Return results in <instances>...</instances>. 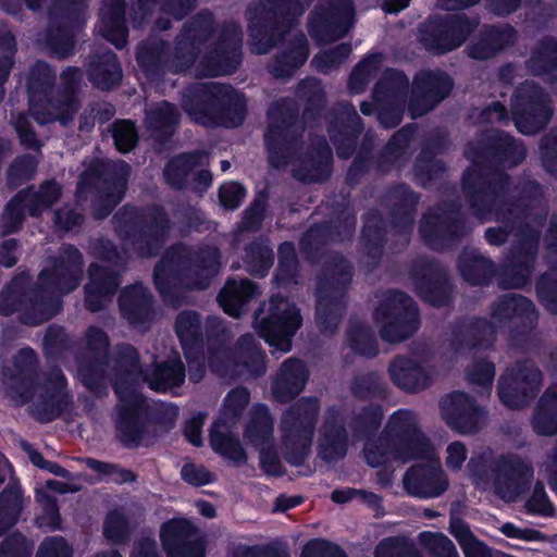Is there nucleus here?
I'll return each mask as SVG.
<instances>
[{
  "mask_svg": "<svg viewBox=\"0 0 557 557\" xmlns=\"http://www.w3.org/2000/svg\"><path fill=\"white\" fill-rule=\"evenodd\" d=\"M495 110L497 111V114H498V117H499V119L505 117V110H504V108H503V107H500V106H498V104H497V106L495 107Z\"/></svg>",
  "mask_w": 557,
  "mask_h": 557,
  "instance_id": "obj_64",
  "label": "nucleus"
},
{
  "mask_svg": "<svg viewBox=\"0 0 557 557\" xmlns=\"http://www.w3.org/2000/svg\"><path fill=\"white\" fill-rule=\"evenodd\" d=\"M88 467L97 473L98 479H110L115 482H126L132 480V473L117 469L113 465L102 463L97 460L89 459Z\"/></svg>",
  "mask_w": 557,
  "mask_h": 557,
  "instance_id": "obj_21",
  "label": "nucleus"
},
{
  "mask_svg": "<svg viewBox=\"0 0 557 557\" xmlns=\"http://www.w3.org/2000/svg\"><path fill=\"white\" fill-rule=\"evenodd\" d=\"M98 267L96 265H92L89 270L90 272V276L92 278V283L89 284L87 287H86V292H87V302L88 305L91 307L92 310H96L97 308L96 307H92L91 306V294L94 293V289L98 290L99 293H103L106 290L104 286L100 283L97 282L98 280Z\"/></svg>",
  "mask_w": 557,
  "mask_h": 557,
  "instance_id": "obj_41",
  "label": "nucleus"
},
{
  "mask_svg": "<svg viewBox=\"0 0 557 557\" xmlns=\"http://www.w3.org/2000/svg\"><path fill=\"white\" fill-rule=\"evenodd\" d=\"M282 503H283V500H280L278 506H280V507H281V509H283V510H286V509H288V508H292V507H294V506H296V505L298 504V502H297V500H295V499H287V503H286V504H284V505H283Z\"/></svg>",
  "mask_w": 557,
  "mask_h": 557,
  "instance_id": "obj_60",
  "label": "nucleus"
},
{
  "mask_svg": "<svg viewBox=\"0 0 557 557\" xmlns=\"http://www.w3.org/2000/svg\"><path fill=\"white\" fill-rule=\"evenodd\" d=\"M162 268L161 267H158L156 272H154V281H156V285L157 287L160 289L161 293H163V288H162V283H161V274H162Z\"/></svg>",
  "mask_w": 557,
  "mask_h": 557,
  "instance_id": "obj_56",
  "label": "nucleus"
},
{
  "mask_svg": "<svg viewBox=\"0 0 557 557\" xmlns=\"http://www.w3.org/2000/svg\"><path fill=\"white\" fill-rule=\"evenodd\" d=\"M495 375V369L490 362H482L475 366L470 373V380L482 386H490Z\"/></svg>",
  "mask_w": 557,
  "mask_h": 557,
  "instance_id": "obj_28",
  "label": "nucleus"
},
{
  "mask_svg": "<svg viewBox=\"0 0 557 557\" xmlns=\"http://www.w3.org/2000/svg\"><path fill=\"white\" fill-rule=\"evenodd\" d=\"M185 377L183 364L174 359L163 367L156 368L151 373L145 375L149 386L157 392H165L178 386Z\"/></svg>",
  "mask_w": 557,
  "mask_h": 557,
  "instance_id": "obj_13",
  "label": "nucleus"
},
{
  "mask_svg": "<svg viewBox=\"0 0 557 557\" xmlns=\"http://www.w3.org/2000/svg\"><path fill=\"white\" fill-rule=\"evenodd\" d=\"M496 491L499 494V496L507 502L513 500L517 497V495L519 494L518 490L510 492V491H507L506 488H504L502 485H497Z\"/></svg>",
  "mask_w": 557,
  "mask_h": 557,
  "instance_id": "obj_53",
  "label": "nucleus"
},
{
  "mask_svg": "<svg viewBox=\"0 0 557 557\" xmlns=\"http://www.w3.org/2000/svg\"><path fill=\"white\" fill-rule=\"evenodd\" d=\"M245 197V189L242 185L231 182L225 183L220 188V200L223 207L228 209L236 208Z\"/></svg>",
  "mask_w": 557,
  "mask_h": 557,
  "instance_id": "obj_24",
  "label": "nucleus"
},
{
  "mask_svg": "<svg viewBox=\"0 0 557 557\" xmlns=\"http://www.w3.org/2000/svg\"><path fill=\"white\" fill-rule=\"evenodd\" d=\"M323 447V454L325 458H331V454H329V446L330 448L334 449H343L344 445V437L339 431H336V434L333 440L325 438L324 443L321 444Z\"/></svg>",
  "mask_w": 557,
  "mask_h": 557,
  "instance_id": "obj_44",
  "label": "nucleus"
},
{
  "mask_svg": "<svg viewBox=\"0 0 557 557\" xmlns=\"http://www.w3.org/2000/svg\"><path fill=\"white\" fill-rule=\"evenodd\" d=\"M375 557H421L416 550L408 547L404 541L388 539L376 548Z\"/></svg>",
  "mask_w": 557,
  "mask_h": 557,
  "instance_id": "obj_18",
  "label": "nucleus"
},
{
  "mask_svg": "<svg viewBox=\"0 0 557 557\" xmlns=\"http://www.w3.org/2000/svg\"><path fill=\"white\" fill-rule=\"evenodd\" d=\"M351 498L350 491H334L332 493V499L335 503H345Z\"/></svg>",
  "mask_w": 557,
  "mask_h": 557,
  "instance_id": "obj_54",
  "label": "nucleus"
},
{
  "mask_svg": "<svg viewBox=\"0 0 557 557\" xmlns=\"http://www.w3.org/2000/svg\"><path fill=\"white\" fill-rule=\"evenodd\" d=\"M301 557H346L337 546L323 541L313 540L306 544Z\"/></svg>",
  "mask_w": 557,
  "mask_h": 557,
  "instance_id": "obj_20",
  "label": "nucleus"
},
{
  "mask_svg": "<svg viewBox=\"0 0 557 557\" xmlns=\"http://www.w3.org/2000/svg\"><path fill=\"white\" fill-rule=\"evenodd\" d=\"M528 511L532 513L549 516L553 512V506L541 485H536L532 496L527 502Z\"/></svg>",
  "mask_w": 557,
  "mask_h": 557,
  "instance_id": "obj_25",
  "label": "nucleus"
},
{
  "mask_svg": "<svg viewBox=\"0 0 557 557\" xmlns=\"http://www.w3.org/2000/svg\"><path fill=\"white\" fill-rule=\"evenodd\" d=\"M115 392L122 401H126V397H127L126 392L124 391L121 383L115 384Z\"/></svg>",
  "mask_w": 557,
  "mask_h": 557,
  "instance_id": "obj_59",
  "label": "nucleus"
},
{
  "mask_svg": "<svg viewBox=\"0 0 557 557\" xmlns=\"http://www.w3.org/2000/svg\"><path fill=\"white\" fill-rule=\"evenodd\" d=\"M28 457L32 460V462L39 468L48 469L49 471L57 474H61L63 472V470L60 467L45 461L42 456L35 450H28Z\"/></svg>",
  "mask_w": 557,
  "mask_h": 557,
  "instance_id": "obj_42",
  "label": "nucleus"
},
{
  "mask_svg": "<svg viewBox=\"0 0 557 557\" xmlns=\"http://www.w3.org/2000/svg\"><path fill=\"white\" fill-rule=\"evenodd\" d=\"M272 422L264 406H256L245 430L244 438L260 453V465L271 475H278L282 467L275 453L272 451Z\"/></svg>",
  "mask_w": 557,
  "mask_h": 557,
  "instance_id": "obj_5",
  "label": "nucleus"
},
{
  "mask_svg": "<svg viewBox=\"0 0 557 557\" xmlns=\"http://www.w3.org/2000/svg\"><path fill=\"white\" fill-rule=\"evenodd\" d=\"M541 374L536 369H525L517 374L507 373L499 381V397L503 404L517 408L525 403L521 394L527 387L535 389L540 385Z\"/></svg>",
  "mask_w": 557,
  "mask_h": 557,
  "instance_id": "obj_9",
  "label": "nucleus"
},
{
  "mask_svg": "<svg viewBox=\"0 0 557 557\" xmlns=\"http://www.w3.org/2000/svg\"><path fill=\"white\" fill-rule=\"evenodd\" d=\"M195 164V158L191 156H182L172 160L165 169L168 181L173 185L178 184V182L175 181V176L181 174L186 175Z\"/></svg>",
  "mask_w": 557,
  "mask_h": 557,
  "instance_id": "obj_26",
  "label": "nucleus"
},
{
  "mask_svg": "<svg viewBox=\"0 0 557 557\" xmlns=\"http://www.w3.org/2000/svg\"><path fill=\"white\" fill-rule=\"evenodd\" d=\"M510 484L517 486V470H512L509 478Z\"/></svg>",
  "mask_w": 557,
  "mask_h": 557,
  "instance_id": "obj_63",
  "label": "nucleus"
},
{
  "mask_svg": "<svg viewBox=\"0 0 557 557\" xmlns=\"http://www.w3.org/2000/svg\"><path fill=\"white\" fill-rule=\"evenodd\" d=\"M446 466L449 469L457 470L467 459V449L461 443H451L447 447Z\"/></svg>",
  "mask_w": 557,
  "mask_h": 557,
  "instance_id": "obj_29",
  "label": "nucleus"
},
{
  "mask_svg": "<svg viewBox=\"0 0 557 557\" xmlns=\"http://www.w3.org/2000/svg\"><path fill=\"white\" fill-rule=\"evenodd\" d=\"M177 119V112L173 106L163 102L148 114L147 122L149 126L159 128L171 125Z\"/></svg>",
  "mask_w": 557,
  "mask_h": 557,
  "instance_id": "obj_22",
  "label": "nucleus"
},
{
  "mask_svg": "<svg viewBox=\"0 0 557 557\" xmlns=\"http://www.w3.org/2000/svg\"><path fill=\"white\" fill-rule=\"evenodd\" d=\"M202 377V371H199V372H191L190 373V379L195 382H198L200 379Z\"/></svg>",
  "mask_w": 557,
  "mask_h": 557,
  "instance_id": "obj_62",
  "label": "nucleus"
},
{
  "mask_svg": "<svg viewBox=\"0 0 557 557\" xmlns=\"http://www.w3.org/2000/svg\"><path fill=\"white\" fill-rule=\"evenodd\" d=\"M103 35L117 48H122L126 42V30L117 17H115L112 25L103 32Z\"/></svg>",
  "mask_w": 557,
  "mask_h": 557,
  "instance_id": "obj_32",
  "label": "nucleus"
},
{
  "mask_svg": "<svg viewBox=\"0 0 557 557\" xmlns=\"http://www.w3.org/2000/svg\"><path fill=\"white\" fill-rule=\"evenodd\" d=\"M108 78H96L97 84L103 88H110L114 83L121 79V69L113 55H109L108 58Z\"/></svg>",
  "mask_w": 557,
  "mask_h": 557,
  "instance_id": "obj_34",
  "label": "nucleus"
},
{
  "mask_svg": "<svg viewBox=\"0 0 557 557\" xmlns=\"http://www.w3.org/2000/svg\"><path fill=\"white\" fill-rule=\"evenodd\" d=\"M281 271L284 268L292 267L295 262V249L292 244H283L280 247Z\"/></svg>",
  "mask_w": 557,
  "mask_h": 557,
  "instance_id": "obj_40",
  "label": "nucleus"
},
{
  "mask_svg": "<svg viewBox=\"0 0 557 557\" xmlns=\"http://www.w3.org/2000/svg\"><path fill=\"white\" fill-rule=\"evenodd\" d=\"M500 46L497 47H473L470 50V55L475 59H485L491 57Z\"/></svg>",
  "mask_w": 557,
  "mask_h": 557,
  "instance_id": "obj_46",
  "label": "nucleus"
},
{
  "mask_svg": "<svg viewBox=\"0 0 557 557\" xmlns=\"http://www.w3.org/2000/svg\"><path fill=\"white\" fill-rule=\"evenodd\" d=\"M199 181L207 187L211 183V175L207 171H202L199 175Z\"/></svg>",
  "mask_w": 557,
  "mask_h": 557,
  "instance_id": "obj_58",
  "label": "nucleus"
},
{
  "mask_svg": "<svg viewBox=\"0 0 557 557\" xmlns=\"http://www.w3.org/2000/svg\"><path fill=\"white\" fill-rule=\"evenodd\" d=\"M260 258H261V268H262V271H259L257 269H251V272L256 273V274H263V271H265L267 269L270 268L271 263H272V257H271V252L268 250V249H263L261 252H260Z\"/></svg>",
  "mask_w": 557,
  "mask_h": 557,
  "instance_id": "obj_49",
  "label": "nucleus"
},
{
  "mask_svg": "<svg viewBox=\"0 0 557 557\" xmlns=\"http://www.w3.org/2000/svg\"><path fill=\"white\" fill-rule=\"evenodd\" d=\"M502 532L509 537H522V532L510 523L504 524L502 527Z\"/></svg>",
  "mask_w": 557,
  "mask_h": 557,
  "instance_id": "obj_52",
  "label": "nucleus"
},
{
  "mask_svg": "<svg viewBox=\"0 0 557 557\" xmlns=\"http://www.w3.org/2000/svg\"><path fill=\"white\" fill-rule=\"evenodd\" d=\"M387 433L396 436L401 447L387 453L383 442H368L364 448L368 463L379 467L392 459L406 462L409 450L420 463L413 466L405 475L407 492L418 497H435L442 494L447 487V481L433 448L418 432L414 417L408 411L396 412L388 421Z\"/></svg>",
  "mask_w": 557,
  "mask_h": 557,
  "instance_id": "obj_1",
  "label": "nucleus"
},
{
  "mask_svg": "<svg viewBox=\"0 0 557 557\" xmlns=\"http://www.w3.org/2000/svg\"><path fill=\"white\" fill-rule=\"evenodd\" d=\"M317 410V401L307 400L284 414L281 429L286 449L302 451L307 448L312 438V425Z\"/></svg>",
  "mask_w": 557,
  "mask_h": 557,
  "instance_id": "obj_6",
  "label": "nucleus"
},
{
  "mask_svg": "<svg viewBox=\"0 0 557 557\" xmlns=\"http://www.w3.org/2000/svg\"><path fill=\"white\" fill-rule=\"evenodd\" d=\"M185 109H186L187 113L196 122L203 123V124L209 123V121L207 120L209 106L207 103L197 102V104L194 107L193 103L186 102Z\"/></svg>",
  "mask_w": 557,
  "mask_h": 557,
  "instance_id": "obj_39",
  "label": "nucleus"
},
{
  "mask_svg": "<svg viewBox=\"0 0 557 557\" xmlns=\"http://www.w3.org/2000/svg\"><path fill=\"white\" fill-rule=\"evenodd\" d=\"M182 478L194 485H205L212 481V475L208 470L195 465H185L182 469Z\"/></svg>",
  "mask_w": 557,
  "mask_h": 557,
  "instance_id": "obj_27",
  "label": "nucleus"
},
{
  "mask_svg": "<svg viewBox=\"0 0 557 557\" xmlns=\"http://www.w3.org/2000/svg\"><path fill=\"white\" fill-rule=\"evenodd\" d=\"M256 295V287L247 280L230 281L219 296L223 310L233 317H238L244 305Z\"/></svg>",
  "mask_w": 557,
  "mask_h": 557,
  "instance_id": "obj_12",
  "label": "nucleus"
},
{
  "mask_svg": "<svg viewBox=\"0 0 557 557\" xmlns=\"http://www.w3.org/2000/svg\"><path fill=\"white\" fill-rule=\"evenodd\" d=\"M34 170V163L33 161H28V165L25 170L22 169V161L16 162L11 168V175H17L21 174L24 177H29L32 175V172Z\"/></svg>",
  "mask_w": 557,
  "mask_h": 557,
  "instance_id": "obj_48",
  "label": "nucleus"
},
{
  "mask_svg": "<svg viewBox=\"0 0 557 557\" xmlns=\"http://www.w3.org/2000/svg\"><path fill=\"white\" fill-rule=\"evenodd\" d=\"M202 423H203V418L197 417V418H194L185 428L186 437L195 446L201 445L200 430H201Z\"/></svg>",
  "mask_w": 557,
  "mask_h": 557,
  "instance_id": "obj_36",
  "label": "nucleus"
},
{
  "mask_svg": "<svg viewBox=\"0 0 557 557\" xmlns=\"http://www.w3.org/2000/svg\"><path fill=\"white\" fill-rule=\"evenodd\" d=\"M16 210V198L11 201L4 213V218H13L14 211Z\"/></svg>",
  "mask_w": 557,
  "mask_h": 557,
  "instance_id": "obj_57",
  "label": "nucleus"
},
{
  "mask_svg": "<svg viewBox=\"0 0 557 557\" xmlns=\"http://www.w3.org/2000/svg\"><path fill=\"white\" fill-rule=\"evenodd\" d=\"M450 531L461 545L466 557H490L485 546L473 537L462 521L451 519Z\"/></svg>",
  "mask_w": 557,
  "mask_h": 557,
  "instance_id": "obj_15",
  "label": "nucleus"
},
{
  "mask_svg": "<svg viewBox=\"0 0 557 557\" xmlns=\"http://www.w3.org/2000/svg\"><path fill=\"white\" fill-rule=\"evenodd\" d=\"M374 319L382 337L387 342H400L417 330V312L411 300L396 293L375 310Z\"/></svg>",
  "mask_w": 557,
  "mask_h": 557,
  "instance_id": "obj_3",
  "label": "nucleus"
},
{
  "mask_svg": "<svg viewBox=\"0 0 557 557\" xmlns=\"http://www.w3.org/2000/svg\"><path fill=\"white\" fill-rule=\"evenodd\" d=\"M198 317L193 312H184L178 315L176 331L182 341L186 355L188 356L187 344L189 338L195 337L198 329Z\"/></svg>",
  "mask_w": 557,
  "mask_h": 557,
  "instance_id": "obj_19",
  "label": "nucleus"
},
{
  "mask_svg": "<svg viewBox=\"0 0 557 557\" xmlns=\"http://www.w3.org/2000/svg\"><path fill=\"white\" fill-rule=\"evenodd\" d=\"M47 488L49 491H57L64 493L67 490L62 486V484L59 481H47Z\"/></svg>",
  "mask_w": 557,
  "mask_h": 557,
  "instance_id": "obj_55",
  "label": "nucleus"
},
{
  "mask_svg": "<svg viewBox=\"0 0 557 557\" xmlns=\"http://www.w3.org/2000/svg\"><path fill=\"white\" fill-rule=\"evenodd\" d=\"M409 0H385L384 8L388 13H396L408 7Z\"/></svg>",
  "mask_w": 557,
  "mask_h": 557,
  "instance_id": "obj_47",
  "label": "nucleus"
},
{
  "mask_svg": "<svg viewBox=\"0 0 557 557\" xmlns=\"http://www.w3.org/2000/svg\"><path fill=\"white\" fill-rule=\"evenodd\" d=\"M40 552L46 555V557H69L70 549L66 543L59 537L48 539L46 540L41 546Z\"/></svg>",
  "mask_w": 557,
  "mask_h": 557,
  "instance_id": "obj_30",
  "label": "nucleus"
},
{
  "mask_svg": "<svg viewBox=\"0 0 557 557\" xmlns=\"http://www.w3.org/2000/svg\"><path fill=\"white\" fill-rule=\"evenodd\" d=\"M420 539L435 557H459L451 541L443 534L424 532Z\"/></svg>",
  "mask_w": 557,
  "mask_h": 557,
  "instance_id": "obj_16",
  "label": "nucleus"
},
{
  "mask_svg": "<svg viewBox=\"0 0 557 557\" xmlns=\"http://www.w3.org/2000/svg\"><path fill=\"white\" fill-rule=\"evenodd\" d=\"M60 188L55 183L45 184L37 195V202L42 207L51 206L59 197Z\"/></svg>",
  "mask_w": 557,
  "mask_h": 557,
  "instance_id": "obj_33",
  "label": "nucleus"
},
{
  "mask_svg": "<svg viewBox=\"0 0 557 557\" xmlns=\"http://www.w3.org/2000/svg\"><path fill=\"white\" fill-rule=\"evenodd\" d=\"M557 410V395L547 391L542 398L541 408L536 412L533 424L537 433L548 435L557 430L555 411Z\"/></svg>",
  "mask_w": 557,
  "mask_h": 557,
  "instance_id": "obj_14",
  "label": "nucleus"
},
{
  "mask_svg": "<svg viewBox=\"0 0 557 557\" xmlns=\"http://www.w3.org/2000/svg\"><path fill=\"white\" fill-rule=\"evenodd\" d=\"M113 137L116 148L120 151H129L137 141V133L134 124L129 121H120L115 123Z\"/></svg>",
  "mask_w": 557,
  "mask_h": 557,
  "instance_id": "obj_17",
  "label": "nucleus"
},
{
  "mask_svg": "<svg viewBox=\"0 0 557 557\" xmlns=\"http://www.w3.org/2000/svg\"><path fill=\"white\" fill-rule=\"evenodd\" d=\"M32 110H33V112H34V114H35V119H36L39 123H47V122H49V121H50V119H46V117L41 116V115L36 111V109H35L34 107L32 108Z\"/></svg>",
  "mask_w": 557,
  "mask_h": 557,
  "instance_id": "obj_61",
  "label": "nucleus"
},
{
  "mask_svg": "<svg viewBox=\"0 0 557 557\" xmlns=\"http://www.w3.org/2000/svg\"><path fill=\"white\" fill-rule=\"evenodd\" d=\"M442 414L446 422L460 432H472L482 419V412L463 393H454L441 403Z\"/></svg>",
  "mask_w": 557,
  "mask_h": 557,
  "instance_id": "obj_7",
  "label": "nucleus"
},
{
  "mask_svg": "<svg viewBox=\"0 0 557 557\" xmlns=\"http://www.w3.org/2000/svg\"><path fill=\"white\" fill-rule=\"evenodd\" d=\"M196 506L198 511L207 518H212L215 515L213 506L207 502H198Z\"/></svg>",
  "mask_w": 557,
  "mask_h": 557,
  "instance_id": "obj_51",
  "label": "nucleus"
},
{
  "mask_svg": "<svg viewBox=\"0 0 557 557\" xmlns=\"http://www.w3.org/2000/svg\"><path fill=\"white\" fill-rule=\"evenodd\" d=\"M25 121V117H21L15 124L21 141L26 147H37V139L34 133L26 126Z\"/></svg>",
  "mask_w": 557,
  "mask_h": 557,
  "instance_id": "obj_38",
  "label": "nucleus"
},
{
  "mask_svg": "<svg viewBox=\"0 0 557 557\" xmlns=\"http://www.w3.org/2000/svg\"><path fill=\"white\" fill-rule=\"evenodd\" d=\"M104 534L112 541H120L124 535V519L117 513H111L104 525Z\"/></svg>",
  "mask_w": 557,
  "mask_h": 557,
  "instance_id": "obj_31",
  "label": "nucleus"
},
{
  "mask_svg": "<svg viewBox=\"0 0 557 557\" xmlns=\"http://www.w3.org/2000/svg\"><path fill=\"white\" fill-rule=\"evenodd\" d=\"M515 121L518 129L524 134H533L540 127L544 125V123L548 120L547 112L541 113V115H536L535 113H520L518 110H515Z\"/></svg>",
  "mask_w": 557,
  "mask_h": 557,
  "instance_id": "obj_23",
  "label": "nucleus"
},
{
  "mask_svg": "<svg viewBox=\"0 0 557 557\" xmlns=\"http://www.w3.org/2000/svg\"><path fill=\"white\" fill-rule=\"evenodd\" d=\"M16 243L14 240H5L0 247V262L10 268L15 261Z\"/></svg>",
  "mask_w": 557,
  "mask_h": 557,
  "instance_id": "obj_37",
  "label": "nucleus"
},
{
  "mask_svg": "<svg viewBox=\"0 0 557 557\" xmlns=\"http://www.w3.org/2000/svg\"><path fill=\"white\" fill-rule=\"evenodd\" d=\"M256 324L269 345L281 352H286L290 348V337L301 324V318L288 300L273 298L269 315L258 317Z\"/></svg>",
  "mask_w": 557,
  "mask_h": 557,
  "instance_id": "obj_2",
  "label": "nucleus"
},
{
  "mask_svg": "<svg viewBox=\"0 0 557 557\" xmlns=\"http://www.w3.org/2000/svg\"><path fill=\"white\" fill-rule=\"evenodd\" d=\"M89 344L94 348L104 347L107 345V337L101 330L91 329L88 334Z\"/></svg>",
  "mask_w": 557,
  "mask_h": 557,
  "instance_id": "obj_45",
  "label": "nucleus"
},
{
  "mask_svg": "<svg viewBox=\"0 0 557 557\" xmlns=\"http://www.w3.org/2000/svg\"><path fill=\"white\" fill-rule=\"evenodd\" d=\"M389 371L395 383L407 391L424 388L430 381V373L424 367L406 358L396 359Z\"/></svg>",
  "mask_w": 557,
  "mask_h": 557,
  "instance_id": "obj_11",
  "label": "nucleus"
},
{
  "mask_svg": "<svg viewBox=\"0 0 557 557\" xmlns=\"http://www.w3.org/2000/svg\"><path fill=\"white\" fill-rule=\"evenodd\" d=\"M249 399L248 392L244 388L232 391L225 398L221 418L214 423L210 442L212 448L220 455L235 462L245 459V453L239 443L230 435V426L235 423L243 408Z\"/></svg>",
  "mask_w": 557,
  "mask_h": 557,
  "instance_id": "obj_4",
  "label": "nucleus"
},
{
  "mask_svg": "<svg viewBox=\"0 0 557 557\" xmlns=\"http://www.w3.org/2000/svg\"><path fill=\"white\" fill-rule=\"evenodd\" d=\"M81 216L71 211H62L57 213L55 221L57 223L64 228H70L73 225L77 224Z\"/></svg>",
  "mask_w": 557,
  "mask_h": 557,
  "instance_id": "obj_43",
  "label": "nucleus"
},
{
  "mask_svg": "<svg viewBox=\"0 0 557 557\" xmlns=\"http://www.w3.org/2000/svg\"><path fill=\"white\" fill-rule=\"evenodd\" d=\"M194 533L193 525L184 519H175L163 524L161 540L169 557H205V548L201 543L190 547L185 545Z\"/></svg>",
  "mask_w": 557,
  "mask_h": 557,
  "instance_id": "obj_8",
  "label": "nucleus"
},
{
  "mask_svg": "<svg viewBox=\"0 0 557 557\" xmlns=\"http://www.w3.org/2000/svg\"><path fill=\"white\" fill-rule=\"evenodd\" d=\"M306 380L307 372L300 361H286L273 383L274 397L280 401L288 400L301 392Z\"/></svg>",
  "mask_w": 557,
  "mask_h": 557,
  "instance_id": "obj_10",
  "label": "nucleus"
},
{
  "mask_svg": "<svg viewBox=\"0 0 557 557\" xmlns=\"http://www.w3.org/2000/svg\"><path fill=\"white\" fill-rule=\"evenodd\" d=\"M119 429L122 432L125 442L132 444L137 441V423L133 414L129 418L121 419L119 421Z\"/></svg>",
  "mask_w": 557,
  "mask_h": 557,
  "instance_id": "obj_35",
  "label": "nucleus"
},
{
  "mask_svg": "<svg viewBox=\"0 0 557 557\" xmlns=\"http://www.w3.org/2000/svg\"><path fill=\"white\" fill-rule=\"evenodd\" d=\"M133 557H157L154 554V544L151 542H145L140 550L134 554Z\"/></svg>",
  "mask_w": 557,
  "mask_h": 557,
  "instance_id": "obj_50",
  "label": "nucleus"
}]
</instances>
